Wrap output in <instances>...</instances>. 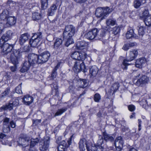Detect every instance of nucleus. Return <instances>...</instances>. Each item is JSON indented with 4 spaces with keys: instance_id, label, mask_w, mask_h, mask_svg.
<instances>
[{
    "instance_id": "obj_1",
    "label": "nucleus",
    "mask_w": 151,
    "mask_h": 151,
    "mask_svg": "<svg viewBox=\"0 0 151 151\" xmlns=\"http://www.w3.org/2000/svg\"><path fill=\"white\" fill-rule=\"evenodd\" d=\"M7 4L9 6L8 8L9 11L7 10H4L1 14L0 18L2 20H4L8 18L9 14L10 13H12L14 11L17 10L19 9V7L18 5H16L15 2L11 1L8 0Z\"/></svg>"
},
{
    "instance_id": "obj_2",
    "label": "nucleus",
    "mask_w": 151,
    "mask_h": 151,
    "mask_svg": "<svg viewBox=\"0 0 151 151\" xmlns=\"http://www.w3.org/2000/svg\"><path fill=\"white\" fill-rule=\"evenodd\" d=\"M79 148L81 151H103V148L100 146L98 147H92L91 144L86 141L80 140L79 142Z\"/></svg>"
},
{
    "instance_id": "obj_3",
    "label": "nucleus",
    "mask_w": 151,
    "mask_h": 151,
    "mask_svg": "<svg viewBox=\"0 0 151 151\" xmlns=\"http://www.w3.org/2000/svg\"><path fill=\"white\" fill-rule=\"evenodd\" d=\"M28 50L29 47L27 46H24L23 48H20L18 50H15L11 55V60L12 62L14 64H17L21 56L22 53L27 52Z\"/></svg>"
},
{
    "instance_id": "obj_4",
    "label": "nucleus",
    "mask_w": 151,
    "mask_h": 151,
    "mask_svg": "<svg viewBox=\"0 0 151 151\" xmlns=\"http://www.w3.org/2000/svg\"><path fill=\"white\" fill-rule=\"evenodd\" d=\"M42 37V35L40 32L33 34L29 41L31 46L33 47H37L40 45Z\"/></svg>"
},
{
    "instance_id": "obj_5",
    "label": "nucleus",
    "mask_w": 151,
    "mask_h": 151,
    "mask_svg": "<svg viewBox=\"0 0 151 151\" xmlns=\"http://www.w3.org/2000/svg\"><path fill=\"white\" fill-rule=\"evenodd\" d=\"M111 11V9L108 7L105 8L99 7L96 9V15L97 17H102L101 19H102L107 17Z\"/></svg>"
},
{
    "instance_id": "obj_6",
    "label": "nucleus",
    "mask_w": 151,
    "mask_h": 151,
    "mask_svg": "<svg viewBox=\"0 0 151 151\" xmlns=\"http://www.w3.org/2000/svg\"><path fill=\"white\" fill-rule=\"evenodd\" d=\"M138 54L137 50H134L129 52V55L128 56L129 59L128 60H124L123 62L122 67L123 69H126L127 66L130 64L128 62L133 60L137 56Z\"/></svg>"
},
{
    "instance_id": "obj_7",
    "label": "nucleus",
    "mask_w": 151,
    "mask_h": 151,
    "mask_svg": "<svg viewBox=\"0 0 151 151\" xmlns=\"http://www.w3.org/2000/svg\"><path fill=\"white\" fill-rule=\"evenodd\" d=\"M73 70L76 73L80 72L81 70L84 73L86 72L87 71L83 62L79 61H78L75 63L73 68Z\"/></svg>"
},
{
    "instance_id": "obj_8",
    "label": "nucleus",
    "mask_w": 151,
    "mask_h": 151,
    "mask_svg": "<svg viewBox=\"0 0 151 151\" xmlns=\"http://www.w3.org/2000/svg\"><path fill=\"white\" fill-rule=\"evenodd\" d=\"M0 45L1 46V48L3 51V52L4 53V55H8L7 56L8 58H10L11 59V55L12 53H13L14 51L11 52V50H12L13 47L12 45H10L8 43H3L2 45Z\"/></svg>"
},
{
    "instance_id": "obj_9",
    "label": "nucleus",
    "mask_w": 151,
    "mask_h": 151,
    "mask_svg": "<svg viewBox=\"0 0 151 151\" xmlns=\"http://www.w3.org/2000/svg\"><path fill=\"white\" fill-rule=\"evenodd\" d=\"M30 141V138L26 134L20 135L18 141L19 146L25 147L29 145Z\"/></svg>"
},
{
    "instance_id": "obj_10",
    "label": "nucleus",
    "mask_w": 151,
    "mask_h": 151,
    "mask_svg": "<svg viewBox=\"0 0 151 151\" xmlns=\"http://www.w3.org/2000/svg\"><path fill=\"white\" fill-rule=\"evenodd\" d=\"M75 31V28L73 25L66 26L63 32V38H65L66 36L69 37H72L74 35Z\"/></svg>"
},
{
    "instance_id": "obj_11",
    "label": "nucleus",
    "mask_w": 151,
    "mask_h": 151,
    "mask_svg": "<svg viewBox=\"0 0 151 151\" xmlns=\"http://www.w3.org/2000/svg\"><path fill=\"white\" fill-rule=\"evenodd\" d=\"M87 54L86 52L81 51L80 52L75 51L73 52L71 55V57L73 59L78 60H84L86 57Z\"/></svg>"
},
{
    "instance_id": "obj_12",
    "label": "nucleus",
    "mask_w": 151,
    "mask_h": 151,
    "mask_svg": "<svg viewBox=\"0 0 151 151\" xmlns=\"http://www.w3.org/2000/svg\"><path fill=\"white\" fill-rule=\"evenodd\" d=\"M50 56V53L48 51H45L41 53L39 57L38 64L44 63L48 59Z\"/></svg>"
},
{
    "instance_id": "obj_13",
    "label": "nucleus",
    "mask_w": 151,
    "mask_h": 151,
    "mask_svg": "<svg viewBox=\"0 0 151 151\" xmlns=\"http://www.w3.org/2000/svg\"><path fill=\"white\" fill-rule=\"evenodd\" d=\"M63 40L61 38H57L55 40L54 45V49L58 52H61L62 50H63V47H62Z\"/></svg>"
},
{
    "instance_id": "obj_14",
    "label": "nucleus",
    "mask_w": 151,
    "mask_h": 151,
    "mask_svg": "<svg viewBox=\"0 0 151 151\" xmlns=\"http://www.w3.org/2000/svg\"><path fill=\"white\" fill-rule=\"evenodd\" d=\"M98 32L97 29H94L86 33L84 37L88 40H93L96 37Z\"/></svg>"
},
{
    "instance_id": "obj_15",
    "label": "nucleus",
    "mask_w": 151,
    "mask_h": 151,
    "mask_svg": "<svg viewBox=\"0 0 151 151\" xmlns=\"http://www.w3.org/2000/svg\"><path fill=\"white\" fill-rule=\"evenodd\" d=\"M38 56L34 54H29L28 56V61L31 65H33L37 63H38Z\"/></svg>"
},
{
    "instance_id": "obj_16",
    "label": "nucleus",
    "mask_w": 151,
    "mask_h": 151,
    "mask_svg": "<svg viewBox=\"0 0 151 151\" xmlns=\"http://www.w3.org/2000/svg\"><path fill=\"white\" fill-rule=\"evenodd\" d=\"M149 80L148 77L145 76H143L138 79L135 83V84L138 86H142L147 84Z\"/></svg>"
},
{
    "instance_id": "obj_17",
    "label": "nucleus",
    "mask_w": 151,
    "mask_h": 151,
    "mask_svg": "<svg viewBox=\"0 0 151 151\" xmlns=\"http://www.w3.org/2000/svg\"><path fill=\"white\" fill-rule=\"evenodd\" d=\"M123 141L121 137H119L115 140V145L117 151H120L123 147Z\"/></svg>"
},
{
    "instance_id": "obj_18",
    "label": "nucleus",
    "mask_w": 151,
    "mask_h": 151,
    "mask_svg": "<svg viewBox=\"0 0 151 151\" xmlns=\"http://www.w3.org/2000/svg\"><path fill=\"white\" fill-rule=\"evenodd\" d=\"M88 43L84 40L78 41L76 44V47L77 48L80 50H84L83 52H86Z\"/></svg>"
},
{
    "instance_id": "obj_19",
    "label": "nucleus",
    "mask_w": 151,
    "mask_h": 151,
    "mask_svg": "<svg viewBox=\"0 0 151 151\" xmlns=\"http://www.w3.org/2000/svg\"><path fill=\"white\" fill-rule=\"evenodd\" d=\"M50 141L49 139L40 142L39 150L41 151H45L47 149L49 146Z\"/></svg>"
},
{
    "instance_id": "obj_20",
    "label": "nucleus",
    "mask_w": 151,
    "mask_h": 151,
    "mask_svg": "<svg viewBox=\"0 0 151 151\" xmlns=\"http://www.w3.org/2000/svg\"><path fill=\"white\" fill-rule=\"evenodd\" d=\"M23 102L26 105H28L31 104L33 101V98L29 95H26L22 99Z\"/></svg>"
},
{
    "instance_id": "obj_21",
    "label": "nucleus",
    "mask_w": 151,
    "mask_h": 151,
    "mask_svg": "<svg viewBox=\"0 0 151 151\" xmlns=\"http://www.w3.org/2000/svg\"><path fill=\"white\" fill-rule=\"evenodd\" d=\"M29 35L27 33H25L22 35L20 37L19 40V44L22 45L27 41L29 39Z\"/></svg>"
},
{
    "instance_id": "obj_22",
    "label": "nucleus",
    "mask_w": 151,
    "mask_h": 151,
    "mask_svg": "<svg viewBox=\"0 0 151 151\" xmlns=\"http://www.w3.org/2000/svg\"><path fill=\"white\" fill-rule=\"evenodd\" d=\"M126 37L127 39L132 38L137 39L138 37V36L134 33V31L132 29H130L127 32L126 34Z\"/></svg>"
},
{
    "instance_id": "obj_23",
    "label": "nucleus",
    "mask_w": 151,
    "mask_h": 151,
    "mask_svg": "<svg viewBox=\"0 0 151 151\" xmlns=\"http://www.w3.org/2000/svg\"><path fill=\"white\" fill-rule=\"evenodd\" d=\"M146 62V60L144 58H141L137 59L135 62V66L137 67L140 68L142 65Z\"/></svg>"
},
{
    "instance_id": "obj_24",
    "label": "nucleus",
    "mask_w": 151,
    "mask_h": 151,
    "mask_svg": "<svg viewBox=\"0 0 151 151\" xmlns=\"http://www.w3.org/2000/svg\"><path fill=\"white\" fill-rule=\"evenodd\" d=\"M31 65L28 61H25L23 64L22 68L20 69L21 72L24 73L27 71L29 69Z\"/></svg>"
},
{
    "instance_id": "obj_25",
    "label": "nucleus",
    "mask_w": 151,
    "mask_h": 151,
    "mask_svg": "<svg viewBox=\"0 0 151 151\" xmlns=\"http://www.w3.org/2000/svg\"><path fill=\"white\" fill-rule=\"evenodd\" d=\"M6 20V24L10 25H14L16 22V18L14 17H8Z\"/></svg>"
},
{
    "instance_id": "obj_26",
    "label": "nucleus",
    "mask_w": 151,
    "mask_h": 151,
    "mask_svg": "<svg viewBox=\"0 0 151 151\" xmlns=\"http://www.w3.org/2000/svg\"><path fill=\"white\" fill-rule=\"evenodd\" d=\"M78 84L80 88H84L88 85L85 79L80 80L78 82Z\"/></svg>"
},
{
    "instance_id": "obj_27",
    "label": "nucleus",
    "mask_w": 151,
    "mask_h": 151,
    "mask_svg": "<svg viewBox=\"0 0 151 151\" xmlns=\"http://www.w3.org/2000/svg\"><path fill=\"white\" fill-rule=\"evenodd\" d=\"M98 72V69L96 66H92L90 69V73L91 76H95Z\"/></svg>"
},
{
    "instance_id": "obj_28",
    "label": "nucleus",
    "mask_w": 151,
    "mask_h": 151,
    "mask_svg": "<svg viewBox=\"0 0 151 151\" xmlns=\"http://www.w3.org/2000/svg\"><path fill=\"white\" fill-rule=\"evenodd\" d=\"M66 147L65 141H62L58 147V151H65Z\"/></svg>"
},
{
    "instance_id": "obj_29",
    "label": "nucleus",
    "mask_w": 151,
    "mask_h": 151,
    "mask_svg": "<svg viewBox=\"0 0 151 151\" xmlns=\"http://www.w3.org/2000/svg\"><path fill=\"white\" fill-rule=\"evenodd\" d=\"M64 39H67V40L66 41L65 45L66 47H68L70 44H72L74 43V41L72 37H69L66 36Z\"/></svg>"
},
{
    "instance_id": "obj_30",
    "label": "nucleus",
    "mask_w": 151,
    "mask_h": 151,
    "mask_svg": "<svg viewBox=\"0 0 151 151\" xmlns=\"http://www.w3.org/2000/svg\"><path fill=\"white\" fill-rule=\"evenodd\" d=\"M41 17L40 14L37 12H34L32 13V19L34 20H39Z\"/></svg>"
},
{
    "instance_id": "obj_31",
    "label": "nucleus",
    "mask_w": 151,
    "mask_h": 151,
    "mask_svg": "<svg viewBox=\"0 0 151 151\" xmlns=\"http://www.w3.org/2000/svg\"><path fill=\"white\" fill-rule=\"evenodd\" d=\"M116 21L113 19H107L106 21V24L108 27L110 25L114 26L116 24Z\"/></svg>"
},
{
    "instance_id": "obj_32",
    "label": "nucleus",
    "mask_w": 151,
    "mask_h": 151,
    "mask_svg": "<svg viewBox=\"0 0 151 151\" xmlns=\"http://www.w3.org/2000/svg\"><path fill=\"white\" fill-rule=\"evenodd\" d=\"M7 138L4 134H1L0 135V141H1L3 145H6L8 143Z\"/></svg>"
},
{
    "instance_id": "obj_33",
    "label": "nucleus",
    "mask_w": 151,
    "mask_h": 151,
    "mask_svg": "<svg viewBox=\"0 0 151 151\" xmlns=\"http://www.w3.org/2000/svg\"><path fill=\"white\" fill-rule=\"evenodd\" d=\"M135 43H126L122 47V49L125 51H127L130 48V47H133Z\"/></svg>"
},
{
    "instance_id": "obj_34",
    "label": "nucleus",
    "mask_w": 151,
    "mask_h": 151,
    "mask_svg": "<svg viewBox=\"0 0 151 151\" xmlns=\"http://www.w3.org/2000/svg\"><path fill=\"white\" fill-rule=\"evenodd\" d=\"M57 9V6L55 4H53L51 7L49 11V15L52 16L53 15Z\"/></svg>"
},
{
    "instance_id": "obj_35",
    "label": "nucleus",
    "mask_w": 151,
    "mask_h": 151,
    "mask_svg": "<svg viewBox=\"0 0 151 151\" xmlns=\"http://www.w3.org/2000/svg\"><path fill=\"white\" fill-rule=\"evenodd\" d=\"M12 103L10 102L8 105L3 106L1 108V109L6 110L9 109L11 110L12 109L13 107L14 106Z\"/></svg>"
},
{
    "instance_id": "obj_36",
    "label": "nucleus",
    "mask_w": 151,
    "mask_h": 151,
    "mask_svg": "<svg viewBox=\"0 0 151 151\" xmlns=\"http://www.w3.org/2000/svg\"><path fill=\"white\" fill-rule=\"evenodd\" d=\"M103 137L104 139L106 141L109 140L111 141L114 140L112 137L110 136L105 132L103 133Z\"/></svg>"
},
{
    "instance_id": "obj_37",
    "label": "nucleus",
    "mask_w": 151,
    "mask_h": 151,
    "mask_svg": "<svg viewBox=\"0 0 151 151\" xmlns=\"http://www.w3.org/2000/svg\"><path fill=\"white\" fill-rule=\"evenodd\" d=\"M149 14V11L147 10H144L141 16V18L144 19L148 17L149 16L151 15Z\"/></svg>"
},
{
    "instance_id": "obj_38",
    "label": "nucleus",
    "mask_w": 151,
    "mask_h": 151,
    "mask_svg": "<svg viewBox=\"0 0 151 151\" xmlns=\"http://www.w3.org/2000/svg\"><path fill=\"white\" fill-rule=\"evenodd\" d=\"M10 39L9 38L4 34L3 35L0 39V45H2L3 43H5V42L7 41Z\"/></svg>"
},
{
    "instance_id": "obj_39",
    "label": "nucleus",
    "mask_w": 151,
    "mask_h": 151,
    "mask_svg": "<svg viewBox=\"0 0 151 151\" xmlns=\"http://www.w3.org/2000/svg\"><path fill=\"white\" fill-rule=\"evenodd\" d=\"M144 20L146 26H150L151 25V15L145 18Z\"/></svg>"
},
{
    "instance_id": "obj_40",
    "label": "nucleus",
    "mask_w": 151,
    "mask_h": 151,
    "mask_svg": "<svg viewBox=\"0 0 151 151\" xmlns=\"http://www.w3.org/2000/svg\"><path fill=\"white\" fill-rule=\"evenodd\" d=\"M145 27L143 26H140L139 27L138 31L139 35L141 36H142L145 33Z\"/></svg>"
},
{
    "instance_id": "obj_41",
    "label": "nucleus",
    "mask_w": 151,
    "mask_h": 151,
    "mask_svg": "<svg viewBox=\"0 0 151 151\" xmlns=\"http://www.w3.org/2000/svg\"><path fill=\"white\" fill-rule=\"evenodd\" d=\"M41 8L44 9L47 7V1L48 0H41Z\"/></svg>"
},
{
    "instance_id": "obj_42",
    "label": "nucleus",
    "mask_w": 151,
    "mask_h": 151,
    "mask_svg": "<svg viewBox=\"0 0 151 151\" xmlns=\"http://www.w3.org/2000/svg\"><path fill=\"white\" fill-rule=\"evenodd\" d=\"M119 87V83H116L112 85L111 88V89L114 92H115L118 89Z\"/></svg>"
},
{
    "instance_id": "obj_43",
    "label": "nucleus",
    "mask_w": 151,
    "mask_h": 151,
    "mask_svg": "<svg viewBox=\"0 0 151 151\" xmlns=\"http://www.w3.org/2000/svg\"><path fill=\"white\" fill-rule=\"evenodd\" d=\"M3 131L5 133H7L10 130V127L9 124H3Z\"/></svg>"
},
{
    "instance_id": "obj_44",
    "label": "nucleus",
    "mask_w": 151,
    "mask_h": 151,
    "mask_svg": "<svg viewBox=\"0 0 151 151\" xmlns=\"http://www.w3.org/2000/svg\"><path fill=\"white\" fill-rule=\"evenodd\" d=\"M66 110V109L62 108L58 110L54 115V116H58L62 114Z\"/></svg>"
},
{
    "instance_id": "obj_45",
    "label": "nucleus",
    "mask_w": 151,
    "mask_h": 151,
    "mask_svg": "<svg viewBox=\"0 0 151 151\" xmlns=\"http://www.w3.org/2000/svg\"><path fill=\"white\" fill-rule=\"evenodd\" d=\"M39 142V140L37 138L35 139H31L30 142V146L31 147H33L37 143Z\"/></svg>"
},
{
    "instance_id": "obj_46",
    "label": "nucleus",
    "mask_w": 151,
    "mask_h": 151,
    "mask_svg": "<svg viewBox=\"0 0 151 151\" xmlns=\"http://www.w3.org/2000/svg\"><path fill=\"white\" fill-rule=\"evenodd\" d=\"M120 30V27L119 26H115L114 27L113 29V33L114 35H116L118 33Z\"/></svg>"
},
{
    "instance_id": "obj_47",
    "label": "nucleus",
    "mask_w": 151,
    "mask_h": 151,
    "mask_svg": "<svg viewBox=\"0 0 151 151\" xmlns=\"http://www.w3.org/2000/svg\"><path fill=\"white\" fill-rule=\"evenodd\" d=\"M141 2L140 0H135L134 1V6L135 8H138L141 5Z\"/></svg>"
},
{
    "instance_id": "obj_48",
    "label": "nucleus",
    "mask_w": 151,
    "mask_h": 151,
    "mask_svg": "<svg viewBox=\"0 0 151 151\" xmlns=\"http://www.w3.org/2000/svg\"><path fill=\"white\" fill-rule=\"evenodd\" d=\"M10 92V89L9 88H7L6 90L1 94V96L4 97L8 95Z\"/></svg>"
},
{
    "instance_id": "obj_49",
    "label": "nucleus",
    "mask_w": 151,
    "mask_h": 151,
    "mask_svg": "<svg viewBox=\"0 0 151 151\" xmlns=\"http://www.w3.org/2000/svg\"><path fill=\"white\" fill-rule=\"evenodd\" d=\"M101 99V96L99 94L96 93L94 96V100L95 102H98Z\"/></svg>"
},
{
    "instance_id": "obj_50",
    "label": "nucleus",
    "mask_w": 151,
    "mask_h": 151,
    "mask_svg": "<svg viewBox=\"0 0 151 151\" xmlns=\"http://www.w3.org/2000/svg\"><path fill=\"white\" fill-rule=\"evenodd\" d=\"M13 101H11L14 106H16L19 104V100L17 99H14Z\"/></svg>"
},
{
    "instance_id": "obj_51",
    "label": "nucleus",
    "mask_w": 151,
    "mask_h": 151,
    "mask_svg": "<svg viewBox=\"0 0 151 151\" xmlns=\"http://www.w3.org/2000/svg\"><path fill=\"white\" fill-rule=\"evenodd\" d=\"M21 88V86H17L15 89V91L18 94L22 93V92Z\"/></svg>"
},
{
    "instance_id": "obj_52",
    "label": "nucleus",
    "mask_w": 151,
    "mask_h": 151,
    "mask_svg": "<svg viewBox=\"0 0 151 151\" xmlns=\"http://www.w3.org/2000/svg\"><path fill=\"white\" fill-rule=\"evenodd\" d=\"M128 109L131 111H133L135 109V106L133 105H129L128 106Z\"/></svg>"
},
{
    "instance_id": "obj_53",
    "label": "nucleus",
    "mask_w": 151,
    "mask_h": 151,
    "mask_svg": "<svg viewBox=\"0 0 151 151\" xmlns=\"http://www.w3.org/2000/svg\"><path fill=\"white\" fill-rule=\"evenodd\" d=\"M12 33H13L12 31H7L6 33L4 35L10 39L12 36Z\"/></svg>"
},
{
    "instance_id": "obj_54",
    "label": "nucleus",
    "mask_w": 151,
    "mask_h": 151,
    "mask_svg": "<svg viewBox=\"0 0 151 151\" xmlns=\"http://www.w3.org/2000/svg\"><path fill=\"white\" fill-rule=\"evenodd\" d=\"M12 63L13 64H14V65L13 66L11 67H10V69L12 72H14L16 70L17 67L16 66V65H17L18 63V62L16 64H14L12 62Z\"/></svg>"
},
{
    "instance_id": "obj_55",
    "label": "nucleus",
    "mask_w": 151,
    "mask_h": 151,
    "mask_svg": "<svg viewBox=\"0 0 151 151\" xmlns=\"http://www.w3.org/2000/svg\"><path fill=\"white\" fill-rule=\"evenodd\" d=\"M9 118L7 117H4V119L3 121V124H9Z\"/></svg>"
},
{
    "instance_id": "obj_56",
    "label": "nucleus",
    "mask_w": 151,
    "mask_h": 151,
    "mask_svg": "<svg viewBox=\"0 0 151 151\" xmlns=\"http://www.w3.org/2000/svg\"><path fill=\"white\" fill-rule=\"evenodd\" d=\"M4 26L3 24L0 23V34L1 33L4 29Z\"/></svg>"
},
{
    "instance_id": "obj_57",
    "label": "nucleus",
    "mask_w": 151,
    "mask_h": 151,
    "mask_svg": "<svg viewBox=\"0 0 151 151\" xmlns=\"http://www.w3.org/2000/svg\"><path fill=\"white\" fill-rule=\"evenodd\" d=\"M10 125L12 128H14L16 126L15 123L13 121H12L10 122Z\"/></svg>"
},
{
    "instance_id": "obj_58",
    "label": "nucleus",
    "mask_w": 151,
    "mask_h": 151,
    "mask_svg": "<svg viewBox=\"0 0 151 151\" xmlns=\"http://www.w3.org/2000/svg\"><path fill=\"white\" fill-rule=\"evenodd\" d=\"M98 144H99V145H101L102 144L103 142V139L102 137H101L100 139L98 140Z\"/></svg>"
},
{
    "instance_id": "obj_59",
    "label": "nucleus",
    "mask_w": 151,
    "mask_h": 151,
    "mask_svg": "<svg viewBox=\"0 0 151 151\" xmlns=\"http://www.w3.org/2000/svg\"><path fill=\"white\" fill-rule=\"evenodd\" d=\"M56 70H54L52 73V74L51 77L53 78L55 77L56 76Z\"/></svg>"
},
{
    "instance_id": "obj_60",
    "label": "nucleus",
    "mask_w": 151,
    "mask_h": 151,
    "mask_svg": "<svg viewBox=\"0 0 151 151\" xmlns=\"http://www.w3.org/2000/svg\"><path fill=\"white\" fill-rule=\"evenodd\" d=\"M54 85L55 86H54V85H53V84L52 85H51L52 88L53 89L54 88L55 90H57L58 89V86L57 85H56V84H54Z\"/></svg>"
},
{
    "instance_id": "obj_61",
    "label": "nucleus",
    "mask_w": 151,
    "mask_h": 151,
    "mask_svg": "<svg viewBox=\"0 0 151 151\" xmlns=\"http://www.w3.org/2000/svg\"><path fill=\"white\" fill-rule=\"evenodd\" d=\"M77 3H82L85 2L87 0H74Z\"/></svg>"
},
{
    "instance_id": "obj_62",
    "label": "nucleus",
    "mask_w": 151,
    "mask_h": 151,
    "mask_svg": "<svg viewBox=\"0 0 151 151\" xmlns=\"http://www.w3.org/2000/svg\"><path fill=\"white\" fill-rule=\"evenodd\" d=\"M73 135H72L70 137L68 141V145H70L71 143L72 139L73 137Z\"/></svg>"
},
{
    "instance_id": "obj_63",
    "label": "nucleus",
    "mask_w": 151,
    "mask_h": 151,
    "mask_svg": "<svg viewBox=\"0 0 151 151\" xmlns=\"http://www.w3.org/2000/svg\"><path fill=\"white\" fill-rule=\"evenodd\" d=\"M105 31L104 30H102L100 34V36L101 37L104 36L105 35Z\"/></svg>"
},
{
    "instance_id": "obj_64",
    "label": "nucleus",
    "mask_w": 151,
    "mask_h": 151,
    "mask_svg": "<svg viewBox=\"0 0 151 151\" xmlns=\"http://www.w3.org/2000/svg\"><path fill=\"white\" fill-rule=\"evenodd\" d=\"M128 151H137L135 148L132 147L131 148H130Z\"/></svg>"
}]
</instances>
